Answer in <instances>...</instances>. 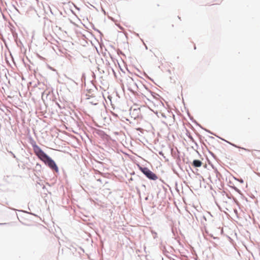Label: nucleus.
I'll list each match as a JSON object with an SVG mask.
<instances>
[{
    "mask_svg": "<svg viewBox=\"0 0 260 260\" xmlns=\"http://www.w3.org/2000/svg\"><path fill=\"white\" fill-rule=\"evenodd\" d=\"M33 149L36 155L51 169L58 172V169L55 162L49 157L41 148L36 144L32 145Z\"/></svg>",
    "mask_w": 260,
    "mask_h": 260,
    "instance_id": "obj_1",
    "label": "nucleus"
},
{
    "mask_svg": "<svg viewBox=\"0 0 260 260\" xmlns=\"http://www.w3.org/2000/svg\"><path fill=\"white\" fill-rule=\"evenodd\" d=\"M140 170L148 177L149 179L155 180L158 177L154 173L150 171L147 168H140Z\"/></svg>",
    "mask_w": 260,
    "mask_h": 260,
    "instance_id": "obj_2",
    "label": "nucleus"
},
{
    "mask_svg": "<svg viewBox=\"0 0 260 260\" xmlns=\"http://www.w3.org/2000/svg\"><path fill=\"white\" fill-rule=\"evenodd\" d=\"M192 165L195 167H200L202 166V162L199 160H194Z\"/></svg>",
    "mask_w": 260,
    "mask_h": 260,
    "instance_id": "obj_3",
    "label": "nucleus"
},
{
    "mask_svg": "<svg viewBox=\"0 0 260 260\" xmlns=\"http://www.w3.org/2000/svg\"><path fill=\"white\" fill-rule=\"evenodd\" d=\"M238 147V148H242V149H244V150H246V151H250V150H249V149H246V148H241V147Z\"/></svg>",
    "mask_w": 260,
    "mask_h": 260,
    "instance_id": "obj_4",
    "label": "nucleus"
}]
</instances>
